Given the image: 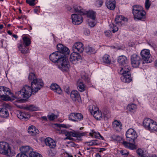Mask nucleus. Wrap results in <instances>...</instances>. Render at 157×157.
Instances as JSON below:
<instances>
[{"instance_id": "obj_14", "label": "nucleus", "mask_w": 157, "mask_h": 157, "mask_svg": "<svg viewBox=\"0 0 157 157\" xmlns=\"http://www.w3.org/2000/svg\"><path fill=\"white\" fill-rule=\"evenodd\" d=\"M73 49L75 52H82L84 50L83 44L80 42L76 43L73 46Z\"/></svg>"}, {"instance_id": "obj_5", "label": "nucleus", "mask_w": 157, "mask_h": 157, "mask_svg": "<svg viewBox=\"0 0 157 157\" xmlns=\"http://www.w3.org/2000/svg\"><path fill=\"white\" fill-rule=\"evenodd\" d=\"M0 153L9 157H11L15 154L11 151L9 144L4 141L0 142Z\"/></svg>"}, {"instance_id": "obj_33", "label": "nucleus", "mask_w": 157, "mask_h": 157, "mask_svg": "<svg viewBox=\"0 0 157 157\" xmlns=\"http://www.w3.org/2000/svg\"><path fill=\"white\" fill-rule=\"evenodd\" d=\"M23 43H21L23 46H28L31 44V41L30 39L29 38L26 36H24L22 38Z\"/></svg>"}, {"instance_id": "obj_8", "label": "nucleus", "mask_w": 157, "mask_h": 157, "mask_svg": "<svg viewBox=\"0 0 157 157\" xmlns=\"http://www.w3.org/2000/svg\"><path fill=\"white\" fill-rule=\"evenodd\" d=\"M131 64L133 67H137L142 63V60L140 56L138 55L134 54L131 56Z\"/></svg>"}, {"instance_id": "obj_40", "label": "nucleus", "mask_w": 157, "mask_h": 157, "mask_svg": "<svg viewBox=\"0 0 157 157\" xmlns=\"http://www.w3.org/2000/svg\"><path fill=\"white\" fill-rule=\"evenodd\" d=\"M93 115L94 117L97 120H100L102 118V113L101 112L94 113Z\"/></svg>"}, {"instance_id": "obj_29", "label": "nucleus", "mask_w": 157, "mask_h": 157, "mask_svg": "<svg viewBox=\"0 0 157 157\" xmlns=\"http://www.w3.org/2000/svg\"><path fill=\"white\" fill-rule=\"evenodd\" d=\"M27 46H23L22 43H21L18 45V47L20 51H21V52L24 54H26L29 52L28 48L27 47Z\"/></svg>"}, {"instance_id": "obj_25", "label": "nucleus", "mask_w": 157, "mask_h": 157, "mask_svg": "<svg viewBox=\"0 0 157 157\" xmlns=\"http://www.w3.org/2000/svg\"><path fill=\"white\" fill-rule=\"evenodd\" d=\"M28 131V133L32 135H35L39 133L38 129L33 125L29 127Z\"/></svg>"}, {"instance_id": "obj_7", "label": "nucleus", "mask_w": 157, "mask_h": 157, "mask_svg": "<svg viewBox=\"0 0 157 157\" xmlns=\"http://www.w3.org/2000/svg\"><path fill=\"white\" fill-rule=\"evenodd\" d=\"M86 132H80L74 131H69V140H74L75 141L81 140L82 136L86 135Z\"/></svg>"}, {"instance_id": "obj_61", "label": "nucleus", "mask_w": 157, "mask_h": 157, "mask_svg": "<svg viewBox=\"0 0 157 157\" xmlns=\"http://www.w3.org/2000/svg\"><path fill=\"white\" fill-rule=\"evenodd\" d=\"M48 155L51 156H53L54 155V154L52 153V151L51 150L48 151Z\"/></svg>"}, {"instance_id": "obj_15", "label": "nucleus", "mask_w": 157, "mask_h": 157, "mask_svg": "<svg viewBox=\"0 0 157 157\" xmlns=\"http://www.w3.org/2000/svg\"><path fill=\"white\" fill-rule=\"evenodd\" d=\"M17 117L20 119L24 121L28 120L30 117V115L28 113L25 112L20 111L17 114Z\"/></svg>"}, {"instance_id": "obj_2", "label": "nucleus", "mask_w": 157, "mask_h": 157, "mask_svg": "<svg viewBox=\"0 0 157 157\" xmlns=\"http://www.w3.org/2000/svg\"><path fill=\"white\" fill-rule=\"evenodd\" d=\"M50 60L54 63H59L58 68L62 71L68 72L69 71V61L65 59V58L58 52H56L51 54L49 56Z\"/></svg>"}, {"instance_id": "obj_23", "label": "nucleus", "mask_w": 157, "mask_h": 157, "mask_svg": "<svg viewBox=\"0 0 157 157\" xmlns=\"http://www.w3.org/2000/svg\"><path fill=\"white\" fill-rule=\"evenodd\" d=\"M51 89L59 94H61L62 90L59 86L56 83H52L50 86Z\"/></svg>"}, {"instance_id": "obj_38", "label": "nucleus", "mask_w": 157, "mask_h": 157, "mask_svg": "<svg viewBox=\"0 0 157 157\" xmlns=\"http://www.w3.org/2000/svg\"><path fill=\"white\" fill-rule=\"evenodd\" d=\"M3 93H4V95L7 96V100H8V96L11 93L10 90V89L7 87L5 86H3Z\"/></svg>"}, {"instance_id": "obj_21", "label": "nucleus", "mask_w": 157, "mask_h": 157, "mask_svg": "<svg viewBox=\"0 0 157 157\" xmlns=\"http://www.w3.org/2000/svg\"><path fill=\"white\" fill-rule=\"evenodd\" d=\"M120 74L122 75L121 77V79L122 82H124L129 83L132 80L131 77V74Z\"/></svg>"}, {"instance_id": "obj_57", "label": "nucleus", "mask_w": 157, "mask_h": 157, "mask_svg": "<svg viewBox=\"0 0 157 157\" xmlns=\"http://www.w3.org/2000/svg\"><path fill=\"white\" fill-rule=\"evenodd\" d=\"M143 152L144 151L141 149H139L136 151V152L137 154L140 156H141V155H142V154L143 153Z\"/></svg>"}, {"instance_id": "obj_3", "label": "nucleus", "mask_w": 157, "mask_h": 157, "mask_svg": "<svg viewBox=\"0 0 157 157\" xmlns=\"http://www.w3.org/2000/svg\"><path fill=\"white\" fill-rule=\"evenodd\" d=\"M126 136L127 140L128 142L123 141L122 142V145L124 147L131 150L136 149L135 140L137 137L136 131L132 128H129L126 132Z\"/></svg>"}, {"instance_id": "obj_43", "label": "nucleus", "mask_w": 157, "mask_h": 157, "mask_svg": "<svg viewBox=\"0 0 157 157\" xmlns=\"http://www.w3.org/2000/svg\"><path fill=\"white\" fill-rule=\"evenodd\" d=\"M3 86H0V96L1 99L4 100L6 101L7 96L4 95V93H3Z\"/></svg>"}, {"instance_id": "obj_28", "label": "nucleus", "mask_w": 157, "mask_h": 157, "mask_svg": "<svg viewBox=\"0 0 157 157\" xmlns=\"http://www.w3.org/2000/svg\"><path fill=\"white\" fill-rule=\"evenodd\" d=\"M9 116L8 110L5 108L0 109V117L3 118H6Z\"/></svg>"}, {"instance_id": "obj_10", "label": "nucleus", "mask_w": 157, "mask_h": 157, "mask_svg": "<svg viewBox=\"0 0 157 157\" xmlns=\"http://www.w3.org/2000/svg\"><path fill=\"white\" fill-rule=\"evenodd\" d=\"M140 55L142 60V63H148L151 56L149 50L147 49H143L140 52Z\"/></svg>"}, {"instance_id": "obj_26", "label": "nucleus", "mask_w": 157, "mask_h": 157, "mask_svg": "<svg viewBox=\"0 0 157 157\" xmlns=\"http://www.w3.org/2000/svg\"><path fill=\"white\" fill-rule=\"evenodd\" d=\"M126 18L122 16H117L115 19V22L116 24L119 25L121 26L122 24H124L123 22L125 21Z\"/></svg>"}, {"instance_id": "obj_45", "label": "nucleus", "mask_w": 157, "mask_h": 157, "mask_svg": "<svg viewBox=\"0 0 157 157\" xmlns=\"http://www.w3.org/2000/svg\"><path fill=\"white\" fill-rule=\"evenodd\" d=\"M103 3V0H96L94 4L97 7L99 8L102 6Z\"/></svg>"}, {"instance_id": "obj_47", "label": "nucleus", "mask_w": 157, "mask_h": 157, "mask_svg": "<svg viewBox=\"0 0 157 157\" xmlns=\"http://www.w3.org/2000/svg\"><path fill=\"white\" fill-rule=\"evenodd\" d=\"M37 0H26V2L31 6H34L37 3Z\"/></svg>"}, {"instance_id": "obj_52", "label": "nucleus", "mask_w": 157, "mask_h": 157, "mask_svg": "<svg viewBox=\"0 0 157 157\" xmlns=\"http://www.w3.org/2000/svg\"><path fill=\"white\" fill-rule=\"evenodd\" d=\"M48 117L50 121H52L57 118L58 116L57 115H55L53 113L48 115Z\"/></svg>"}, {"instance_id": "obj_62", "label": "nucleus", "mask_w": 157, "mask_h": 157, "mask_svg": "<svg viewBox=\"0 0 157 157\" xmlns=\"http://www.w3.org/2000/svg\"><path fill=\"white\" fill-rule=\"evenodd\" d=\"M76 144L72 142H69V146H71L72 147H75Z\"/></svg>"}, {"instance_id": "obj_39", "label": "nucleus", "mask_w": 157, "mask_h": 157, "mask_svg": "<svg viewBox=\"0 0 157 157\" xmlns=\"http://www.w3.org/2000/svg\"><path fill=\"white\" fill-rule=\"evenodd\" d=\"M81 77L82 78L84 81L89 82L90 81V78L88 77L87 74L85 72H82L81 74Z\"/></svg>"}, {"instance_id": "obj_9", "label": "nucleus", "mask_w": 157, "mask_h": 157, "mask_svg": "<svg viewBox=\"0 0 157 157\" xmlns=\"http://www.w3.org/2000/svg\"><path fill=\"white\" fill-rule=\"evenodd\" d=\"M55 125L57 127L59 128L61 127L64 128H67L66 125L64 124L56 123L55 124ZM57 132L59 134L64 135L66 137L64 138V140L69 139V131L67 130L64 129H62L60 128L57 131Z\"/></svg>"}, {"instance_id": "obj_60", "label": "nucleus", "mask_w": 157, "mask_h": 157, "mask_svg": "<svg viewBox=\"0 0 157 157\" xmlns=\"http://www.w3.org/2000/svg\"><path fill=\"white\" fill-rule=\"evenodd\" d=\"M63 88L64 90L67 93H69V86H64Z\"/></svg>"}, {"instance_id": "obj_32", "label": "nucleus", "mask_w": 157, "mask_h": 157, "mask_svg": "<svg viewBox=\"0 0 157 157\" xmlns=\"http://www.w3.org/2000/svg\"><path fill=\"white\" fill-rule=\"evenodd\" d=\"M127 109L128 110L131 112H135L137 109V105L134 104H129L127 107Z\"/></svg>"}, {"instance_id": "obj_19", "label": "nucleus", "mask_w": 157, "mask_h": 157, "mask_svg": "<svg viewBox=\"0 0 157 157\" xmlns=\"http://www.w3.org/2000/svg\"><path fill=\"white\" fill-rule=\"evenodd\" d=\"M45 143L46 145L48 146L50 148H54L56 146V144L51 138L48 137L46 138L45 140Z\"/></svg>"}, {"instance_id": "obj_17", "label": "nucleus", "mask_w": 157, "mask_h": 157, "mask_svg": "<svg viewBox=\"0 0 157 157\" xmlns=\"http://www.w3.org/2000/svg\"><path fill=\"white\" fill-rule=\"evenodd\" d=\"M20 150L21 152L26 154L29 157L33 151V149L28 146L22 147L21 148Z\"/></svg>"}, {"instance_id": "obj_53", "label": "nucleus", "mask_w": 157, "mask_h": 157, "mask_svg": "<svg viewBox=\"0 0 157 157\" xmlns=\"http://www.w3.org/2000/svg\"><path fill=\"white\" fill-rule=\"evenodd\" d=\"M151 5V2L150 0H146L145 3V7L146 9L148 10L149 9Z\"/></svg>"}, {"instance_id": "obj_55", "label": "nucleus", "mask_w": 157, "mask_h": 157, "mask_svg": "<svg viewBox=\"0 0 157 157\" xmlns=\"http://www.w3.org/2000/svg\"><path fill=\"white\" fill-rule=\"evenodd\" d=\"M29 156L24 154L23 152H21L20 153H19L17 155L16 157H28Z\"/></svg>"}, {"instance_id": "obj_42", "label": "nucleus", "mask_w": 157, "mask_h": 157, "mask_svg": "<svg viewBox=\"0 0 157 157\" xmlns=\"http://www.w3.org/2000/svg\"><path fill=\"white\" fill-rule=\"evenodd\" d=\"M85 49L86 52L89 54H94L96 52L95 50L90 46L86 47Z\"/></svg>"}, {"instance_id": "obj_30", "label": "nucleus", "mask_w": 157, "mask_h": 157, "mask_svg": "<svg viewBox=\"0 0 157 157\" xmlns=\"http://www.w3.org/2000/svg\"><path fill=\"white\" fill-rule=\"evenodd\" d=\"M77 87L78 90L81 92H82L85 90L86 86L80 80L78 81Z\"/></svg>"}, {"instance_id": "obj_54", "label": "nucleus", "mask_w": 157, "mask_h": 157, "mask_svg": "<svg viewBox=\"0 0 157 157\" xmlns=\"http://www.w3.org/2000/svg\"><path fill=\"white\" fill-rule=\"evenodd\" d=\"M28 79L29 80H33L34 79H36L37 78L33 73H30L28 77Z\"/></svg>"}, {"instance_id": "obj_11", "label": "nucleus", "mask_w": 157, "mask_h": 157, "mask_svg": "<svg viewBox=\"0 0 157 157\" xmlns=\"http://www.w3.org/2000/svg\"><path fill=\"white\" fill-rule=\"evenodd\" d=\"M72 23L78 25L81 24L83 21V18L81 14H73L71 15Z\"/></svg>"}, {"instance_id": "obj_51", "label": "nucleus", "mask_w": 157, "mask_h": 157, "mask_svg": "<svg viewBox=\"0 0 157 157\" xmlns=\"http://www.w3.org/2000/svg\"><path fill=\"white\" fill-rule=\"evenodd\" d=\"M92 21H91L89 19L88 20V24L89 26L91 27H94L96 24L95 21V20H92Z\"/></svg>"}, {"instance_id": "obj_35", "label": "nucleus", "mask_w": 157, "mask_h": 157, "mask_svg": "<svg viewBox=\"0 0 157 157\" xmlns=\"http://www.w3.org/2000/svg\"><path fill=\"white\" fill-rule=\"evenodd\" d=\"M102 61L105 63L110 64L111 62L110 56L107 54L105 55L102 57Z\"/></svg>"}, {"instance_id": "obj_50", "label": "nucleus", "mask_w": 157, "mask_h": 157, "mask_svg": "<svg viewBox=\"0 0 157 157\" xmlns=\"http://www.w3.org/2000/svg\"><path fill=\"white\" fill-rule=\"evenodd\" d=\"M119 152L122 156H124V157H127L129 153V152L125 150H121Z\"/></svg>"}, {"instance_id": "obj_24", "label": "nucleus", "mask_w": 157, "mask_h": 157, "mask_svg": "<svg viewBox=\"0 0 157 157\" xmlns=\"http://www.w3.org/2000/svg\"><path fill=\"white\" fill-rule=\"evenodd\" d=\"M71 98L74 101H76L79 99L80 96L78 92L75 90H73L71 93Z\"/></svg>"}, {"instance_id": "obj_44", "label": "nucleus", "mask_w": 157, "mask_h": 157, "mask_svg": "<svg viewBox=\"0 0 157 157\" xmlns=\"http://www.w3.org/2000/svg\"><path fill=\"white\" fill-rule=\"evenodd\" d=\"M74 10L75 12H79L81 15L85 14V11L84 10L82 9L81 7H78L74 8Z\"/></svg>"}, {"instance_id": "obj_59", "label": "nucleus", "mask_w": 157, "mask_h": 157, "mask_svg": "<svg viewBox=\"0 0 157 157\" xmlns=\"http://www.w3.org/2000/svg\"><path fill=\"white\" fill-rule=\"evenodd\" d=\"M149 155L146 151H144L142 153V155H141V157H148Z\"/></svg>"}, {"instance_id": "obj_34", "label": "nucleus", "mask_w": 157, "mask_h": 157, "mask_svg": "<svg viewBox=\"0 0 157 157\" xmlns=\"http://www.w3.org/2000/svg\"><path fill=\"white\" fill-rule=\"evenodd\" d=\"M148 130L150 131L151 132L157 131V123L153 120V122L151 124Z\"/></svg>"}, {"instance_id": "obj_36", "label": "nucleus", "mask_w": 157, "mask_h": 157, "mask_svg": "<svg viewBox=\"0 0 157 157\" xmlns=\"http://www.w3.org/2000/svg\"><path fill=\"white\" fill-rule=\"evenodd\" d=\"M85 143L87 146H89L98 145L99 144V143L98 140H92L90 142H85Z\"/></svg>"}, {"instance_id": "obj_31", "label": "nucleus", "mask_w": 157, "mask_h": 157, "mask_svg": "<svg viewBox=\"0 0 157 157\" xmlns=\"http://www.w3.org/2000/svg\"><path fill=\"white\" fill-rule=\"evenodd\" d=\"M85 14H87V17L90 18L92 20H95L96 13L94 11L92 10L85 11Z\"/></svg>"}, {"instance_id": "obj_4", "label": "nucleus", "mask_w": 157, "mask_h": 157, "mask_svg": "<svg viewBox=\"0 0 157 157\" xmlns=\"http://www.w3.org/2000/svg\"><path fill=\"white\" fill-rule=\"evenodd\" d=\"M132 12L134 20L144 21L145 19L146 13L142 6L138 5L133 6Z\"/></svg>"}, {"instance_id": "obj_63", "label": "nucleus", "mask_w": 157, "mask_h": 157, "mask_svg": "<svg viewBox=\"0 0 157 157\" xmlns=\"http://www.w3.org/2000/svg\"><path fill=\"white\" fill-rule=\"evenodd\" d=\"M84 33L86 35H89L90 34V32L89 30L86 29L85 31H84Z\"/></svg>"}, {"instance_id": "obj_56", "label": "nucleus", "mask_w": 157, "mask_h": 157, "mask_svg": "<svg viewBox=\"0 0 157 157\" xmlns=\"http://www.w3.org/2000/svg\"><path fill=\"white\" fill-rule=\"evenodd\" d=\"M104 34L105 36L109 37L111 36V32L110 30H108L104 32Z\"/></svg>"}, {"instance_id": "obj_46", "label": "nucleus", "mask_w": 157, "mask_h": 157, "mask_svg": "<svg viewBox=\"0 0 157 157\" xmlns=\"http://www.w3.org/2000/svg\"><path fill=\"white\" fill-rule=\"evenodd\" d=\"M111 138L114 140L119 142L121 141V138L118 135H113L111 136Z\"/></svg>"}, {"instance_id": "obj_12", "label": "nucleus", "mask_w": 157, "mask_h": 157, "mask_svg": "<svg viewBox=\"0 0 157 157\" xmlns=\"http://www.w3.org/2000/svg\"><path fill=\"white\" fill-rule=\"evenodd\" d=\"M83 116L80 113H71L69 115V120L74 121H78L83 119Z\"/></svg>"}, {"instance_id": "obj_64", "label": "nucleus", "mask_w": 157, "mask_h": 157, "mask_svg": "<svg viewBox=\"0 0 157 157\" xmlns=\"http://www.w3.org/2000/svg\"><path fill=\"white\" fill-rule=\"evenodd\" d=\"M13 36L14 37V38H15L16 39H17L18 38V36L15 34H13Z\"/></svg>"}, {"instance_id": "obj_6", "label": "nucleus", "mask_w": 157, "mask_h": 157, "mask_svg": "<svg viewBox=\"0 0 157 157\" xmlns=\"http://www.w3.org/2000/svg\"><path fill=\"white\" fill-rule=\"evenodd\" d=\"M58 52L65 58V59L69 61V49L61 44H58L57 46Z\"/></svg>"}, {"instance_id": "obj_22", "label": "nucleus", "mask_w": 157, "mask_h": 157, "mask_svg": "<svg viewBox=\"0 0 157 157\" xmlns=\"http://www.w3.org/2000/svg\"><path fill=\"white\" fill-rule=\"evenodd\" d=\"M113 127L116 131H119L121 129L122 124L120 121L115 120L113 122Z\"/></svg>"}, {"instance_id": "obj_48", "label": "nucleus", "mask_w": 157, "mask_h": 157, "mask_svg": "<svg viewBox=\"0 0 157 157\" xmlns=\"http://www.w3.org/2000/svg\"><path fill=\"white\" fill-rule=\"evenodd\" d=\"M90 135L92 137H95L96 138H99V137H100L102 139H103V137L101 136L99 133L98 134L95 132H93V133H90Z\"/></svg>"}, {"instance_id": "obj_58", "label": "nucleus", "mask_w": 157, "mask_h": 157, "mask_svg": "<svg viewBox=\"0 0 157 157\" xmlns=\"http://www.w3.org/2000/svg\"><path fill=\"white\" fill-rule=\"evenodd\" d=\"M118 30V27L116 25H113V27L112 31L113 33L117 32Z\"/></svg>"}, {"instance_id": "obj_16", "label": "nucleus", "mask_w": 157, "mask_h": 157, "mask_svg": "<svg viewBox=\"0 0 157 157\" xmlns=\"http://www.w3.org/2000/svg\"><path fill=\"white\" fill-rule=\"evenodd\" d=\"M116 5L115 0H106L105 2L106 6L110 10H114L116 7Z\"/></svg>"}, {"instance_id": "obj_20", "label": "nucleus", "mask_w": 157, "mask_h": 157, "mask_svg": "<svg viewBox=\"0 0 157 157\" xmlns=\"http://www.w3.org/2000/svg\"><path fill=\"white\" fill-rule=\"evenodd\" d=\"M117 62L120 65L124 66L128 63L127 58L124 55L119 56L117 59Z\"/></svg>"}, {"instance_id": "obj_27", "label": "nucleus", "mask_w": 157, "mask_h": 157, "mask_svg": "<svg viewBox=\"0 0 157 157\" xmlns=\"http://www.w3.org/2000/svg\"><path fill=\"white\" fill-rule=\"evenodd\" d=\"M152 122L153 120L149 118H145L143 121V126L146 129H148Z\"/></svg>"}, {"instance_id": "obj_37", "label": "nucleus", "mask_w": 157, "mask_h": 157, "mask_svg": "<svg viewBox=\"0 0 157 157\" xmlns=\"http://www.w3.org/2000/svg\"><path fill=\"white\" fill-rule=\"evenodd\" d=\"M90 111L92 114H93L94 113L99 112V108L94 105H90Z\"/></svg>"}, {"instance_id": "obj_13", "label": "nucleus", "mask_w": 157, "mask_h": 157, "mask_svg": "<svg viewBox=\"0 0 157 157\" xmlns=\"http://www.w3.org/2000/svg\"><path fill=\"white\" fill-rule=\"evenodd\" d=\"M81 56L78 53L74 52L70 55L69 60L72 63L75 64L81 59Z\"/></svg>"}, {"instance_id": "obj_49", "label": "nucleus", "mask_w": 157, "mask_h": 157, "mask_svg": "<svg viewBox=\"0 0 157 157\" xmlns=\"http://www.w3.org/2000/svg\"><path fill=\"white\" fill-rule=\"evenodd\" d=\"M29 157H43L40 154L33 151Z\"/></svg>"}, {"instance_id": "obj_1", "label": "nucleus", "mask_w": 157, "mask_h": 157, "mask_svg": "<svg viewBox=\"0 0 157 157\" xmlns=\"http://www.w3.org/2000/svg\"><path fill=\"white\" fill-rule=\"evenodd\" d=\"M44 83L42 80L37 78L34 79L31 82V86L27 85H25L20 91L15 93V96L17 98L26 99L29 98L32 94H34L40 90L43 86Z\"/></svg>"}, {"instance_id": "obj_41", "label": "nucleus", "mask_w": 157, "mask_h": 157, "mask_svg": "<svg viewBox=\"0 0 157 157\" xmlns=\"http://www.w3.org/2000/svg\"><path fill=\"white\" fill-rule=\"evenodd\" d=\"M26 108L28 110L30 111H37L39 109V107L33 105H30L27 106Z\"/></svg>"}, {"instance_id": "obj_18", "label": "nucleus", "mask_w": 157, "mask_h": 157, "mask_svg": "<svg viewBox=\"0 0 157 157\" xmlns=\"http://www.w3.org/2000/svg\"><path fill=\"white\" fill-rule=\"evenodd\" d=\"M123 67L120 68L118 71L119 74H130V71L131 69L130 67L127 64L124 65Z\"/></svg>"}]
</instances>
